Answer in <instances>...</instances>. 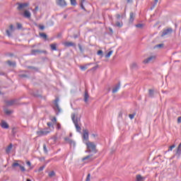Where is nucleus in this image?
<instances>
[{"mask_svg": "<svg viewBox=\"0 0 181 181\" xmlns=\"http://www.w3.org/2000/svg\"><path fill=\"white\" fill-rule=\"evenodd\" d=\"M21 165V164H20L19 163H14L12 164V168H16L17 166H18V168Z\"/></svg>", "mask_w": 181, "mask_h": 181, "instance_id": "c756f323", "label": "nucleus"}, {"mask_svg": "<svg viewBox=\"0 0 181 181\" xmlns=\"http://www.w3.org/2000/svg\"><path fill=\"white\" fill-rule=\"evenodd\" d=\"M117 19H119L121 18V16L119 14L116 15Z\"/></svg>", "mask_w": 181, "mask_h": 181, "instance_id": "13d9d810", "label": "nucleus"}, {"mask_svg": "<svg viewBox=\"0 0 181 181\" xmlns=\"http://www.w3.org/2000/svg\"><path fill=\"white\" fill-rule=\"evenodd\" d=\"M97 54L98 56H103V50H98L97 52Z\"/></svg>", "mask_w": 181, "mask_h": 181, "instance_id": "a18cd8bd", "label": "nucleus"}, {"mask_svg": "<svg viewBox=\"0 0 181 181\" xmlns=\"http://www.w3.org/2000/svg\"><path fill=\"white\" fill-rule=\"evenodd\" d=\"M68 144H69V145H72V146H76V141L71 140Z\"/></svg>", "mask_w": 181, "mask_h": 181, "instance_id": "c9c22d12", "label": "nucleus"}, {"mask_svg": "<svg viewBox=\"0 0 181 181\" xmlns=\"http://www.w3.org/2000/svg\"><path fill=\"white\" fill-rule=\"evenodd\" d=\"M19 77L25 78V77H28V75H26V74H20Z\"/></svg>", "mask_w": 181, "mask_h": 181, "instance_id": "8fccbe9b", "label": "nucleus"}, {"mask_svg": "<svg viewBox=\"0 0 181 181\" xmlns=\"http://www.w3.org/2000/svg\"><path fill=\"white\" fill-rule=\"evenodd\" d=\"M122 23L119 22V21H117L115 23V26H117V28H122Z\"/></svg>", "mask_w": 181, "mask_h": 181, "instance_id": "cd10ccee", "label": "nucleus"}, {"mask_svg": "<svg viewBox=\"0 0 181 181\" xmlns=\"http://www.w3.org/2000/svg\"><path fill=\"white\" fill-rule=\"evenodd\" d=\"M57 121V119H56V117H54L52 119V122H54V123H56Z\"/></svg>", "mask_w": 181, "mask_h": 181, "instance_id": "6e6d98bb", "label": "nucleus"}, {"mask_svg": "<svg viewBox=\"0 0 181 181\" xmlns=\"http://www.w3.org/2000/svg\"><path fill=\"white\" fill-rule=\"evenodd\" d=\"M58 129H60V124H57Z\"/></svg>", "mask_w": 181, "mask_h": 181, "instance_id": "774afa93", "label": "nucleus"}, {"mask_svg": "<svg viewBox=\"0 0 181 181\" xmlns=\"http://www.w3.org/2000/svg\"><path fill=\"white\" fill-rule=\"evenodd\" d=\"M90 174H88L87 175V177H86V181H90Z\"/></svg>", "mask_w": 181, "mask_h": 181, "instance_id": "603ef678", "label": "nucleus"}, {"mask_svg": "<svg viewBox=\"0 0 181 181\" xmlns=\"http://www.w3.org/2000/svg\"><path fill=\"white\" fill-rule=\"evenodd\" d=\"M15 30V28H13V25H10L9 26V30H6V33L7 35V36H8V37H11V36H12V32H13Z\"/></svg>", "mask_w": 181, "mask_h": 181, "instance_id": "9d476101", "label": "nucleus"}, {"mask_svg": "<svg viewBox=\"0 0 181 181\" xmlns=\"http://www.w3.org/2000/svg\"><path fill=\"white\" fill-rule=\"evenodd\" d=\"M136 27L139 28H144V24L139 23L136 25Z\"/></svg>", "mask_w": 181, "mask_h": 181, "instance_id": "37998d69", "label": "nucleus"}, {"mask_svg": "<svg viewBox=\"0 0 181 181\" xmlns=\"http://www.w3.org/2000/svg\"><path fill=\"white\" fill-rule=\"evenodd\" d=\"M98 69V65H96L95 66L92 68V70H97Z\"/></svg>", "mask_w": 181, "mask_h": 181, "instance_id": "4d7b16f0", "label": "nucleus"}, {"mask_svg": "<svg viewBox=\"0 0 181 181\" xmlns=\"http://www.w3.org/2000/svg\"><path fill=\"white\" fill-rule=\"evenodd\" d=\"M163 46V44H159V45H156L155 46V48H156V47H162Z\"/></svg>", "mask_w": 181, "mask_h": 181, "instance_id": "09e8293b", "label": "nucleus"}, {"mask_svg": "<svg viewBox=\"0 0 181 181\" xmlns=\"http://www.w3.org/2000/svg\"><path fill=\"white\" fill-rule=\"evenodd\" d=\"M84 101L85 103H87V101H88V93L87 91L85 92Z\"/></svg>", "mask_w": 181, "mask_h": 181, "instance_id": "bb28decb", "label": "nucleus"}, {"mask_svg": "<svg viewBox=\"0 0 181 181\" xmlns=\"http://www.w3.org/2000/svg\"><path fill=\"white\" fill-rule=\"evenodd\" d=\"M11 150H12V144H10V145L6 149V153H9V152H11Z\"/></svg>", "mask_w": 181, "mask_h": 181, "instance_id": "a878e982", "label": "nucleus"}, {"mask_svg": "<svg viewBox=\"0 0 181 181\" xmlns=\"http://www.w3.org/2000/svg\"><path fill=\"white\" fill-rule=\"evenodd\" d=\"M130 69H132V70H138V69H139V66H138V64H136V62H132L130 64Z\"/></svg>", "mask_w": 181, "mask_h": 181, "instance_id": "4468645a", "label": "nucleus"}, {"mask_svg": "<svg viewBox=\"0 0 181 181\" xmlns=\"http://www.w3.org/2000/svg\"><path fill=\"white\" fill-rule=\"evenodd\" d=\"M173 33V29H172V28L164 29L162 32L161 37H163V36H168V35H172Z\"/></svg>", "mask_w": 181, "mask_h": 181, "instance_id": "423d86ee", "label": "nucleus"}, {"mask_svg": "<svg viewBox=\"0 0 181 181\" xmlns=\"http://www.w3.org/2000/svg\"><path fill=\"white\" fill-rule=\"evenodd\" d=\"M1 128H4V129H8V128H9V125H8V123H6L4 120H2L1 122Z\"/></svg>", "mask_w": 181, "mask_h": 181, "instance_id": "2eb2a0df", "label": "nucleus"}, {"mask_svg": "<svg viewBox=\"0 0 181 181\" xmlns=\"http://www.w3.org/2000/svg\"><path fill=\"white\" fill-rule=\"evenodd\" d=\"M47 127H49V129H48L49 131H52V129H54V127H53L52 122H47Z\"/></svg>", "mask_w": 181, "mask_h": 181, "instance_id": "5701e85b", "label": "nucleus"}, {"mask_svg": "<svg viewBox=\"0 0 181 181\" xmlns=\"http://www.w3.org/2000/svg\"><path fill=\"white\" fill-rule=\"evenodd\" d=\"M119 118H122V112H119L118 115Z\"/></svg>", "mask_w": 181, "mask_h": 181, "instance_id": "864d4df0", "label": "nucleus"}, {"mask_svg": "<svg viewBox=\"0 0 181 181\" xmlns=\"http://www.w3.org/2000/svg\"><path fill=\"white\" fill-rule=\"evenodd\" d=\"M17 28H18V29H22V24L18 23H17Z\"/></svg>", "mask_w": 181, "mask_h": 181, "instance_id": "49530a36", "label": "nucleus"}, {"mask_svg": "<svg viewBox=\"0 0 181 181\" xmlns=\"http://www.w3.org/2000/svg\"><path fill=\"white\" fill-rule=\"evenodd\" d=\"M27 165H28V166H30V165H31L30 161H28Z\"/></svg>", "mask_w": 181, "mask_h": 181, "instance_id": "680f3d73", "label": "nucleus"}, {"mask_svg": "<svg viewBox=\"0 0 181 181\" xmlns=\"http://www.w3.org/2000/svg\"><path fill=\"white\" fill-rule=\"evenodd\" d=\"M154 94H155V93H154L153 90H152V89L148 90V97H150V98H153Z\"/></svg>", "mask_w": 181, "mask_h": 181, "instance_id": "412c9836", "label": "nucleus"}, {"mask_svg": "<svg viewBox=\"0 0 181 181\" xmlns=\"http://www.w3.org/2000/svg\"><path fill=\"white\" fill-rule=\"evenodd\" d=\"M85 1H86V0H81V4H80L81 8L82 9H83L84 11L86 10V8H84V5H83V2H85Z\"/></svg>", "mask_w": 181, "mask_h": 181, "instance_id": "e433bc0d", "label": "nucleus"}, {"mask_svg": "<svg viewBox=\"0 0 181 181\" xmlns=\"http://www.w3.org/2000/svg\"><path fill=\"white\" fill-rule=\"evenodd\" d=\"M92 136H93V138H95V136H97V134H92Z\"/></svg>", "mask_w": 181, "mask_h": 181, "instance_id": "338daca9", "label": "nucleus"}, {"mask_svg": "<svg viewBox=\"0 0 181 181\" xmlns=\"http://www.w3.org/2000/svg\"><path fill=\"white\" fill-rule=\"evenodd\" d=\"M91 63L90 64H87L85 66H80V69L81 70H82V71H86V70H87L88 66H90Z\"/></svg>", "mask_w": 181, "mask_h": 181, "instance_id": "a211bd4d", "label": "nucleus"}, {"mask_svg": "<svg viewBox=\"0 0 181 181\" xmlns=\"http://www.w3.org/2000/svg\"><path fill=\"white\" fill-rule=\"evenodd\" d=\"M37 136H45L50 134V130L49 129H40L36 132Z\"/></svg>", "mask_w": 181, "mask_h": 181, "instance_id": "20e7f679", "label": "nucleus"}, {"mask_svg": "<svg viewBox=\"0 0 181 181\" xmlns=\"http://www.w3.org/2000/svg\"><path fill=\"white\" fill-rule=\"evenodd\" d=\"M128 4H132V0H127Z\"/></svg>", "mask_w": 181, "mask_h": 181, "instance_id": "0e129e2a", "label": "nucleus"}, {"mask_svg": "<svg viewBox=\"0 0 181 181\" xmlns=\"http://www.w3.org/2000/svg\"><path fill=\"white\" fill-rule=\"evenodd\" d=\"M94 159H97V156H94V154L90 153L82 158V162L84 163H88L90 162H93Z\"/></svg>", "mask_w": 181, "mask_h": 181, "instance_id": "7ed1b4c3", "label": "nucleus"}, {"mask_svg": "<svg viewBox=\"0 0 181 181\" xmlns=\"http://www.w3.org/2000/svg\"><path fill=\"white\" fill-rule=\"evenodd\" d=\"M40 29L41 30H43V29H45V26H44V25H40Z\"/></svg>", "mask_w": 181, "mask_h": 181, "instance_id": "bf43d9fd", "label": "nucleus"}, {"mask_svg": "<svg viewBox=\"0 0 181 181\" xmlns=\"http://www.w3.org/2000/svg\"><path fill=\"white\" fill-rule=\"evenodd\" d=\"M54 175H55L54 171H51V172L49 173V177H53V176H54Z\"/></svg>", "mask_w": 181, "mask_h": 181, "instance_id": "ea45409f", "label": "nucleus"}, {"mask_svg": "<svg viewBox=\"0 0 181 181\" xmlns=\"http://www.w3.org/2000/svg\"><path fill=\"white\" fill-rule=\"evenodd\" d=\"M119 88H121V83H118L112 89L113 94H115V93H117Z\"/></svg>", "mask_w": 181, "mask_h": 181, "instance_id": "ddd939ff", "label": "nucleus"}, {"mask_svg": "<svg viewBox=\"0 0 181 181\" xmlns=\"http://www.w3.org/2000/svg\"><path fill=\"white\" fill-rule=\"evenodd\" d=\"M85 144L86 145L87 150L86 151V153H93L95 154L98 151L97 150V145L94 142L86 141Z\"/></svg>", "mask_w": 181, "mask_h": 181, "instance_id": "f03ea898", "label": "nucleus"}, {"mask_svg": "<svg viewBox=\"0 0 181 181\" xmlns=\"http://www.w3.org/2000/svg\"><path fill=\"white\" fill-rule=\"evenodd\" d=\"M6 105H13L16 104V100H11L6 101Z\"/></svg>", "mask_w": 181, "mask_h": 181, "instance_id": "dca6fc26", "label": "nucleus"}, {"mask_svg": "<svg viewBox=\"0 0 181 181\" xmlns=\"http://www.w3.org/2000/svg\"><path fill=\"white\" fill-rule=\"evenodd\" d=\"M83 139L84 144H86V142H90V141H88V130H83Z\"/></svg>", "mask_w": 181, "mask_h": 181, "instance_id": "1a4fd4ad", "label": "nucleus"}, {"mask_svg": "<svg viewBox=\"0 0 181 181\" xmlns=\"http://www.w3.org/2000/svg\"><path fill=\"white\" fill-rule=\"evenodd\" d=\"M39 10V7L38 6H36L35 8V10L33 11L34 12H35H35H36V11H38Z\"/></svg>", "mask_w": 181, "mask_h": 181, "instance_id": "052dcab7", "label": "nucleus"}, {"mask_svg": "<svg viewBox=\"0 0 181 181\" xmlns=\"http://www.w3.org/2000/svg\"><path fill=\"white\" fill-rule=\"evenodd\" d=\"M31 15L32 14L30 13V12L29 11L26 10V11H24L25 18H30Z\"/></svg>", "mask_w": 181, "mask_h": 181, "instance_id": "aec40b11", "label": "nucleus"}, {"mask_svg": "<svg viewBox=\"0 0 181 181\" xmlns=\"http://www.w3.org/2000/svg\"><path fill=\"white\" fill-rule=\"evenodd\" d=\"M40 37H42V39H44L45 40L47 39V35H46V33H40Z\"/></svg>", "mask_w": 181, "mask_h": 181, "instance_id": "b1692460", "label": "nucleus"}, {"mask_svg": "<svg viewBox=\"0 0 181 181\" xmlns=\"http://www.w3.org/2000/svg\"><path fill=\"white\" fill-rule=\"evenodd\" d=\"M71 118L75 126L77 132H81V115L78 112H75L71 113Z\"/></svg>", "mask_w": 181, "mask_h": 181, "instance_id": "f257e3e1", "label": "nucleus"}, {"mask_svg": "<svg viewBox=\"0 0 181 181\" xmlns=\"http://www.w3.org/2000/svg\"><path fill=\"white\" fill-rule=\"evenodd\" d=\"M50 47L52 50H57V48H56V44H51Z\"/></svg>", "mask_w": 181, "mask_h": 181, "instance_id": "c85d7f7f", "label": "nucleus"}, {"mask_svg": "<svg viewBox=\"0 0 181 181\" xmlns=\"http://www.w3.org/2000/svg\"><path fill=\"white\" fill-rule=\"evenodd\" d=\"M29 6V4L28 3H23V4H18V11H23L25 8H28Z\"/></svg>", "mask_w": 181, "mask_h": 181, "instance_id": "9b49d317", "label": "nucleus"}, {"mask_svg": "<svg viewBox=\"0 0 181 181\" xmlns=\"http://www.w3.org/2000/svg\"><path fill=\"white\" fill-rule=\"evenodd\" d=\"M145 180V177H142L141 175H136V181H142Z\"/></svg>", "mask_w": 181, "mask_h": 181, "instance_id": "f3484780", "label": "nucleus"}, {"mask_svg": "<svg viewBox=\"0 0 181 181\" xmlns=\"http://www.w3.org/2000/svg\"><path fill=\"white\" fill-rule=\"evenodd\" d=\"M36 53H42V51L40 49H32L31 54H36Z\"/></svg>", "mask_w": 181, "mask_h": 181, "instance_id": "393cba45", "label": "nucleus"}, {"mask_svg": "<svg viewBox=\"0 0 181 181\" xmlns=\"http://www.w3.org/2000/svg\"><path fill=\"white\" fill-rule=\"evenodd\" d=\"M56 4L57 5H58V6H61L62 8L67 6V3L66 2V0H56Z\"/></svg>", "mask_w": 181, "mask_h": 181, "instance_id": "6e6552de", "label": "nucleus"}, {"mask_svg": "<svg viewBox=\"0 0 181 181\" xmlns=\"http://www.w3.org/2000/svg\"><path fill=\"white\" fill-rule=\"evenodd\" d=\"M63 45L65 47H76V43L72 42H63Z\"/></svg>", "mask_w": 181, "mask_h": 181, "instance_id": "f8f14e48", "label": "nucleus"}, {"mask_svg": "<svg viewBox=\"0 0 181 181\" xmlns=\"http://www.w3.org/2000/svg\"><path fill=\"white\" fill-rule=\"evenodd\" d=\"M54 110L56 112L57 115L62 112V108L59 106V99H56L54 103Z\"/></svg>", "mask_w": 181, "mask_h": 181, "instance_id": "39448f33", "label": "nucleus"}, {"mask_svg": "<svg viewBox=\"0 0 181 181\" xmlns=\"http://www.w3.org/2000/svg\"><path fill=\"white\" fill-rule=\"evenodd\" d=\"M181 122V117H178L177 118V124H180Z\"/></svg>", "mask_w": 181, "mask_h": 181, "instance_id": "5fc2aeb1", "label": "nucleus"}, {"mask_svg": "<svg viewBox=\"0 0 181 181\" xmlns=\"http://www.w3.org/2000/svg\"><path fill=\"white\" fill-rule=\"evenodd\" d=\"M176 155H177L178 156H180V155H181V148H177Z\"/></svg>", "mask_w": 181, "mask_h": 181, "instance_id": "f704fd0d", "label": "nucleus"}, {"mask_svg": "<svg viewBox=\"0 0 181 181\" xmlns=\"http://www.w3.org/2000/svg\"><path fill=\"white\" fill-rule=\"evenodd\" d=\"M28 69H33V70H37V68L34 66H28Z\"/></svg>", "mask_w": 181, "mask_h": 181, "instance_id": "3c124183", "label": "nucleus"}, {"mask_svg": "<svg viewBox=\"0 0 181 181\" xmlns=\"http://www.w3.org/2000/svg\"><path fill=\"white\" fill-rule=\"evenodd\" d=\"M64 139L66 142H67V144H69L71 141V139H70L69 137H66Z\"/></svg>", "mask_w": 181, "mask_h": 181, "instance_id": "de8ad7c7", "label": "nucleus"}, {"mask_svg": "<svg viewBox=\"0 0 181 181\" xmlns=\"http://www.w3.org/2000/svg\"><path fill=\"white\" fill-rule=\"evenodd\" d=\"M156 56L153 55V56H151L148 58L144 59L143 63H144V64H148V63H152V62H154V60H156Z\"/></svg>", "mask_w": 181, "mask_h": 181, "instance_id": "0eeeda50", "label": "nucleus"}, {"mask_svg": "<svg viewBox=\"0 0 181 181\" xmlns=\"http://www.w3.org/2000/svg\"><path fill=\"white\" fill-rule=\"evenodd\" d=\"M134 19H135V14H134L133 12H131L130 13V17H129V22L131 23H132V22H134Z\"/></svg>", "mask_w": 181, "mask_h": 181, "instance_id": "6ab92c4d", "label": "nucleus"}, {"mask_svg": "<svg viewBox=\"0 0 181 181\" xmlns=\"http://www.w3.org/2000/svg\"><path fill=\"white\" fill-rule=\"evenodd\" d=\"M111 54H112V51H110L106 55V59H108V57H111Z\"/></svg>", "mask_w": 181, "mask_h": 181, "instance_id": "473e14b6", "label": "nucleus"}, {"mask_svg": "<svg viewBox=\"0 0 181 181\" xmlns=\"http://www.w3.org/2000/svg\"><path fill=\"white\" fill-rule=\"evenodd\" d=\"M5 114H6L7 115H10V114H12V111L8 110H5Z\"/></svg>", "mask_w": 181, "mask_h": 181, "instance_id": "79ce46f5", "label": "nucleus"}, {"mask_svg": "<svg viewBox=\"0 0 181 181\" xmlns=\"http://www.w3.org/2000/svg\"><path fill=\"white\" fill-rule=\"evenodd\" d=\"M7 64H8V66H11V67L16 66V62H15L7 61Z\"/></svg>", "mask_w": 181, "mask_h": 181, "instance_id": "4be33fe9", "label": "nucleus"}, {"mask_svg": "<svg viewBox=\"0 0 181 181\" xmlns=\"http://www.w3.org/2000/svg\"><path fill=\"white\" fill-rule=\"evenodd\" d=\"M177 149H181V144H179Z\"/></svg>", "mask_w": 181, "mask_h": 181, "instance_id": "69168bd1", "label": "nucleus"}, {"mask_svg": "<svg viewBox=\"0 0 181 181\" xmlns=\"http://www.w3.org/2000/svg\"><path fill=\"white\" fill-rule=\"evenodd\" d=\"M154 1V4H153V8H155L156 6V5H158V2H159V0H153Z\"/></svg>", "mask_w": 181, "mask_h": 181, "instance_id": "c03bdc74", "label": "nucleus"}, {"mask_svg": "<svg viewBox=\"0 0 181 181\" xmlns=\"http://www.w3.org/2000/svg\"><path fill=\"white\" fill-rule=\"evenodd\" d=\"M135 115H136V113L130 114L129 115V117L130 118V119H134V118H135Z\"/></svg>", "mask_w": 181, "mask_h": 181, "instance_id": "2f4dec72", "label": "nucleus"}, {"mask_svg": "<svg viewBox=\"0 0 181 181\" xmlns=\"http://www.w3.org/2000/svg\"><path fill=\"white\" fill-rule=\"evenodd\" d=\"M19 168L21 169V172H25L26 170L25 166L22 165L19 166Z\"/></svg>", "mask_w": 181, "mask_h": 181, "instance_id": "4c0bfd02", "label": "nucleus"}, {"mask_svg": "<svg viewBox=\"0 0 181 181\" xmlns=\"http://www.w3.org/2000/svg\"><path fill=\"white\" fill-rule=\"evenodd\" d=\"M43 151L45 153H47L48 151H47V147L46 146V144H43Z\"/></svg>", "mask_w": 181, "mask_h": 181, "instance_id": "72a5a7b5", "label": "nucleus"}, {"mask_svg": "<svg viewBox=\"0 0 181 181\" xmlns=\"http://www.w3.org/2000/svg\"><path fill=\"white\" fill-rule=\"evenodd\" d=\"M176 148V146L175 144L172 145L171 146L169 147L168 151H173V148Z\"/></svg>", "mask_w": 181, "mask_h": 181, "instance_id": "a19ab883", "label": "nucleus"}, {"mask_svg": "<svg viewBox=\"0 0 181 181\" xmlns=\"http://www.w3.org/2000/svg\"><path fill=\"white\" fill-rule=\"evenodd\" d=\"M78 46L81 53H83L84 52V50L83 49V47H81V45L78 44Z\"/></svg>", "mask_w": 181, "mask_h": 181, "instance_id": "58836bf2", "label": "nucleus"}, {"mask_svg": "<svg viewBox=\"0 0 181 181\" xmlns=\"http://www.w3.org/2000/svg\"><path fill=\"white\" fill-rule=\"evenodd\" d=\"M70 1L72 6H76V5H77V1H76V0H70Z\"/></svg>", "mask_w": 181, "mask_h": 181, "instance_id": "7c9ffc66", "label": "nucleus"}, {"mask_svg": "<svg viewBox=\"0 0 181 181\" xmlns=\"http://www.w3.org/2000/svg\"><path fill=\"white\" fill-rule=\"evenodd\" d=\"M43 169H44V167H40L39 169L40 172H41V170H43Z\"/></svg>", "mask_w": 181, "mask_h": 181, "instance_id": "e2e57ef3", "label": "nucleus"}]
</instances>
